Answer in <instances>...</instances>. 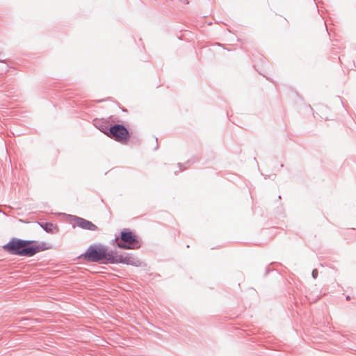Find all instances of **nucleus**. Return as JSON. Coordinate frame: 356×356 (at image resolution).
Listing matches in <instances>:
<instances>
[{
  "instance_id": "obj_4",
  "label": "nucleus",
  "mask_w": 356,
  "mask_h": 356,
  "mask_svg": "<svg viewBox=\"0 0 356 356\" xmlns=\"http://www.w3.org/2000/svg\"><path fill=\"white\" fill-rule=\"evenodd\" d=\"M108 137L122 144L129 140L131 136L127 128L122 124H114L110 126Z\"/></svg>"
},
{
  "instance_id": "obj_16",
  "label": "nucleus",
  "mask_w": 356,
  "mask_h": 356,
  "mask_svg": "<svg viewBox=\"0 0 356 356\" xmlns=\"http://www.w3.org/2000/svg\"><path fill=\"white\" fill-rule=\"evenodd\" d=\"M186 163L189 164V163H191V161H188L186 162Z\"/></svg>"
},
{
  "instance_id": "obj_9",
  "label": "nucleus",
  "mask_w": 356,
  "mask_h": 356,
  "mask_svg": "<svg viewBox=\"0 0 356 356\" xmlns=\"http://www.w3.org/2000/svg\"><path fill=\"white\" fill-rule=\"evenodd\" d=\"M95 127H97L99 130H100L102 133H104L106 136L108 137L109 136V129L110 126L108 122L106 121H95L94 123Z\"/></svg>"
},
{
  "instance_id": "obj_5",
  "label": "nucleus",
  "mask_w": 356,
  "mask_h": 356,
  "mask_svg": "<svg viewBox=\"0 0 356 356\" xmlns=\"http://www.w3.org/2000/svg\"><path fill=\"white\" fill-rule=\"evenodd\" d=\"M72 219L73 222L74 223V225L77 226L78 227L85 229V230H90V231H98L99 227L95 225L92 222L86 220L83 218L77 216H72Z\"/></svg>"
},
{
  "instance_id": "obj_12",
  "label": "nucleus",
  "mask_w": 356,
  "mask_h": 356,
  "mask_svg": "<svg viewBox=\"0 0 356 356\" xmlns=\"http://www.w3.org/2000/svg\"><path fill=\"white\" fill-rule=\"evenodd\" d=\"M181 2L184 3H188V0H180Z\"/></svg>"
},
{
  "instance_id": "obj_13",
  "label": "nucleus",
  "mask_w": 356,
  "mask_h": 356,
  "mask_svg": "<svg viewBox=\"0 0 356 356\" xmlns=\"http://www.w3.org/2000/svg\"><path fill=\"white\" fill-rule=\"evenodd\" d=\"M178 165H179V166L180 168V170L182 171L183 169L181 168V166H182L181 163H179Z\"/></svg>"
},
{
  "instance_id": "obj_2",
  "label": "nucleus",
  "mask_w": 356,
  "mask_h": 356,
  "mask_svg": "<svg viewBox=\"0 0 356 356\" xmlns=\"http://www.w3.org/2000/svg\"><path fill=\"white\" fill-rule=\"evenodd\" d=\"M111 244L122 250H138L142 246L140 237L128 228L121 230L119 236H115Z\"/></svg>"
},
{
  "instance_id": "obj_3",
  "label": "nucleus",
  "mask_w": 356,
  "mask_h": 356,
  "mask_svg": "<svg viewBox=\"0 0 356 356\" xmlns=\"http://www.w3.org/2000/svg\"><path fill=\"white\" fill-rule=\"evenodd\" d=\"M109 250L107 246L102 244H92L86 251L80 254L79 259L90 263L107 264Z\"/></svg>"
},
{
  "instance_id": "obj_11",
  "label": "nucleus",
  "mask_w": 356,
  "mask_h": 356,
  "mask_svg": "<svg viewBox=\"0 0 356 356\" xmlns=\"http://www.w3.org/2000/svg\"><path fill=\"white\" fill-rule=\"evenodd\" d=\"M271 270H273V269L270 268V266L266 267L264 276H266Z\"/></svg>"
},
{
  "instance_id": "obj_18",
  "label": "nucleus",
  "mask_w": 356,
  "mask_h": 356,
  "mask_svg": "<svg viewBox=\"0 0 356 356\" xmlns=\"http://www.w3.org/2000/svg\"><path fill=\"white\" fill-rule=\"evenodd\" d=\"M0 212H2L1 209H0Z\"/></svg>"
},
{
  "instance_id": "obj_17",
  "label": "nucleus",
  "mask_w": 356,
  "mask_h": 356,
  "mask_svg": "<svg viewBox=\"0 0 356 356\" xmlns=\"http://www.w3.org/2000/svg\"><path fill=\"white\" fill-rule=\"evenodd\" d=\"M0 62H3L2 60H0Z\"/></svg>"
},
{
  "instance_id": "obj_15",
  "label": "nucleus",
  "mask_w": 356,
  "mask_h": 356,
  "mask_svg": "<svg viewBox=\"0 0 356 356\" xmlns=\"http://www.w3.org/2000/svg\"><path fill=\"white\" fill-rule=\"evenodd\" d=\"M159 148L158 144L156 145V147L154 148V150L157 149Z\"/></svg>"
},
{
  "instance_id": "obj_14",
  "label": "nucleus",
  "mask_w": 356,
  "mask_h": 356,
  "mask_svg": "<svg viewBox=\"0 0 356 356\" xmlns=\"http://www.w3.org/2000/svg\"><path fill=\"white\" fill-rule=\"evenodd\" d=\"M346 300H350V296H347L346 297Z\"/></svg>"
},
{
  "instance_id": "obj_6",
  "label": "nucleus",
  "mask_w": 356,
  "mask_h": 356,
  "mask_svg": "<svg viewBox=\"0 0 356 356\" xmlns=\"http://www.w3.org/2000/svg\"><path fill=\"white\" fill-rule=\"evenodd\" d=\"M123 264L135 267H145L146 264L132 253L125 252Z\"/></svg>"
},
{
  "instance_id": "obj_1",
  "label": "nucleus",
  "mask_w": 356,
  "mask_h": 356,
  "mask_svg": "<svg viewBox=\"0 0 356 356\" xmlns=\"http://www.w3.org/2000/svg\"><path fill=\"white\" fill-rule=\"evenodd\" d=\"M2 248L10 254L30 257L40 252L49 250L50 246L44 242L38 243L36 241L13 238Z\"/></svg>"
},
{
  "instance_id": "obj_7",
  "label": "nucleus",
  "mask_w": 356,
  "mask_h": 356,
  "mask_svg": "<svg viewBox=\"0 0 356 356\" xmlns=\"http://www.w3.org/2000/svg\"><path fill=\"white\" fill-rule=\"evenodd\" d=\"M124 255L125 252H124L123 254H118L116 250H109L107 258V264H123Z\"/></svg>"
},
{
  "instance_id": "obj_8",
  "label": "nucleus",
  "mask_w": 356,
  "mask_h": 356,
  "mask_svg": "<svg viewBox=\"0 0 356 356\" xmlns=\"http://www.w3.org/2000/svg\"><path fill=\"white\" fill-rule=\"evenodd\" d=\"M40 227L47 233L56 234L58 232V227L51 222H37Z\"/></svg>"
},
{
  "instance_id": "obj_10",
  "label": "nucleus",
  "mask_w": 356,
  "mask_h": 356,
  "mask_svg": "<svg viewBox=\"0 0 356 356\" xmlns=\"http://www.w3.org/2000/svg\"><path fill=\"white\" fill-rule=\"evenodd\" d=\"M318 275V271L317 269H314L312 272V276L314 279H316Z\"/></svg>"
}]
</instances>
